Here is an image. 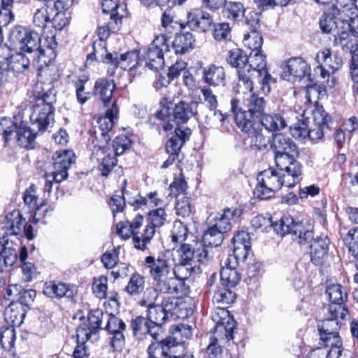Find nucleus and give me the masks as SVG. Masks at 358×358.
Segmentation results:
<instances>
[{
	"mask_svg": "<svg viewBox=\"0 0 358 358\" xmlns=\"http://www.w3.org/2000/svg\"><path fill=\"white\" fill-rule=\"evenodd\" d=\"M160 303L167 315L168 319L170 317H185L187 315L186 303L181 299L168 297L162 301Z\"/></svg>",
	"mask_w": 358,
	"mask_h": 358,
	"instance_id": "obj_30",
	"label": "nucleus"
},
{
	"mask_svg": "<svg viewBox=\"0 0 358 358\" xmlns=\"http://www.w3.org/2000/svg\"><path fill=\"white\" fill-rule=\"evenodd\" d=\"M329 241L327 236L317 237L313 239L308 246L310 248V258L312 262L319 266L327 254Z\"/></svg>",
	"mask_w": 358,
	"mask_h": 358,
	"instance_id": "obj_28",
	"label": "nucleus"
},
{
	"mask_svg": "<svg viewBox=\"0 0 358 358\" xmlns=\"http://www.w3.org/2000/svg\"><path fill=\"white\" fill-rule=\"evenodd\" d=\"M43 293L50 298L60 299L64 296L70 298L73 295V290L65 283L50 281L45 284Z\"/></svg>",
	"mask_w": 358,
	"mask_h": 358,
	"instance_id": "obj_34",
	"label": "nucleus"
},
{
	"mask_svg": "<svg viewBox=\"0 0 358 358\" xmlns=\"http://www.w3.org/2000/svg\"><path fill=\"white\" fill-rule=\"evenodd\" d=\"M260 124L249 131H245L251 135V147L261 150L266 148L269 143L270 139L266 136L262 129H259Z\"/></svg>",
	"mask_w": 358,
	"mask_h": 358,
	"instance_id": "obj_43",
	"label": "nucleus"
},
{
	"mask_svg": "<svg viewBox=\"0 0 358 358\" xmlns=\"http://www.w3.org/2000/svg\"><path fill=\"white\" fill-rule=\"evenodd\" d=\"M189 264L182 263L172 267V271L174 274V278L178 280V287L182 284V281L190 276L192 271V266L187 267Z\"/></svg>",
	"mask_w": 358,
	"mask_h": 358,
	"instance_id": "obj_60",
	"label": "nucleus"
},
{
	"mask_svg": "<svg viewBox=\"0 0 358 358\" xmlns=\"http://www.w3.org/2000/svg\"><path fill=\"white\" fill-rule=\"evenodd\" d=\"M190 134L191 130L189 129L176 128L175 134L170 138L166 144L167 152L171 155H177Z\"/></svg>",
	"mask_w": 358,
	"mask_h": 358,
	"instance_id": "obj_32",
	"label": "nucleus"
},
{
	"mask_svg": "<svg viewBox=\"0 0 358 358\" xmlns=\"http://www.w3.org/2000/svg\"><path fill=\"white\" fill-rule=\"evenodd\" d=\"M52 8L48 4L44 3L40 8H37L34 13L33 22L38 27L44 28L48 22L51 20V13Z\"/></svg>",
	"mask_w": 358,
	"mask_h": 358,
	"instance_id": "obj_38",
	"label": "nucleus"
},
{
	"mask_svg": "<svg viewBox=\"0 0 358 358\" xmlns=\"http://www.w3.org/2000/svg\"><path fill=\"white\" fill-rule=\"evenodd\" d=\"M195 38L190 32L176 34L171 44V48L176 55H184L194 48Z\"/></svg>",
	"mask_w": 358,
	"mask_h": 358,
	"instance_id": "obj_33",
	"label": "nucleus"
},
{
	"mask_svg": "<svg viewBox=\"0 0 358 358\" xmlns=\"http://www.w3.org/2000/svg\"><path fill=\"white\" fill-rule=\"evenodd\" d=\"M162 25L169 32H171L173 29L184 28L182 23H178L174 20L173 12L171 9H166L164 12L162 17Z\"/></svg>",
	"mask_w": 358,
	"mask_h": 358,
	"instance_id": "obj_54",
	"label": "nucleus"
},
{
	"mask_svg": "<svg viewBox=\"0 0 358 358\" xmlns=\"http://www.w3.org/2000/svg\"><path fill=\"white\" fill-rule=\"evenodd\" d=\"M278 169L270 168L258 174L255 196L260 199H268L273 197L282 186L292 187L300 181L302 169H297L296 166Z\"/></svg>",
	"mask_w": 358,
	"mask_h": 358,
	"instance_id": "obj_2",
	"label": "nucleus"
},
{
	"mask_svg": "<svg viewBox=\"0 0 358 358\" xmlns=\"http://www.w3.org/2000/svg\"><path fill=\"white\" fill-rule=\"evenodd\" d=\"M131 328L134 335L138 339H141L143 336L148 334L149 330V323L146 318L143 317H137L131 322Z\"/></svg>",
	"mask_w": 358,
	"mask_h": 358,
	"instance_id": "obj_51",
	"label": "nucleus"
},
{
	"mask_svg": "<svg viewBox=\"0 0 358 358\" xmlns=\"http://www.w3.org/2000/svg\"><path fill=\"white\" fill-rule=\"evenodd\" d=\"M252 227L259 232H268L271 228L274 229L275 224L271 220V217H266L263 215H257L255 217L252 222Z\"/></svg>",
	"mask_w": 358,
	"mask_h": 358,
	"instance_id": "obj_57",
	"label": "nucleus"
},
{
	"mask_svg": "<svg viewBox=\"0 0 358 358\" xmlns=\"http://www.w3.org/2000/svg\"><path fill=\"white\" fill-rule=\"evenodd\" d=\"M313 118L316 126L329 127L331 117L324 111L322 107H317L313 111Z\"/></svg>",
	"mask_w": 358,
	"mask_h": 358,
	"instance_id": "obj_64",
	"label": "nucleus"
},
{
	"mask_svg": "<svg viewBox=\"0 0 358 358\" xmlns=\"http://www.w3.org/2000/svg\"><path fill=\"white\" fill-rule=\"evenodd\" d=\"M165 51H170L166 36L164 34L157 36L145 55L146 66L150 69L155 71L161 69L164 64V54Z\"/></svg>",
	"mask_w": 358,
	"mask_h": 358,
	"instance_id": "obj_14",
	"label": "nucleus"
},
{
	"mask_svg": "<svg viewBox=\"0 0 358 358\" xmlns=\"http://www.w3.org/2000/svg\"><path fill=\"white\" fill-rule=\"evenodd\" d=\"M53 169L52 179L59 183L68 176L67 170L75 162V155L71 150L57 151L52 156Z\"/></svg>",
	"mask_w": 358,
	"mask_h": 358,
	"instance_id": "obj_18",
	"label": "nucleus"
},
{
	"mask_svg": "<svg viewBox=\"0 0 358 358\" xmlns=\"http://www.w3.org/2000/svg\"><path fill=\"white\" fill-rule=\"evenodd\" d=\"M339 318L342 320L339 315L336 317L330 314V317L322 321V324L318 326L320 337H322V334L331 335L338 334V330L340 328Z\"/></svg>",
	"mask_w": 358,
	"mask_h": 358,
	"instance_id": "obj_42",
	"label": "nucleus"
},
{
	"mask_svg": "<svg viewBox=\"0 0 358 358\" xmlns=\"http://www.w3.org/2000/svg\"><path fill=\"white\" fill-rule=\"evenodd\" d=\"M187 235V227L182 222L175 221L171 231V241L173 243H182L185 241Z\"/></svg>",
	"mask_w": 358,
	"mask_h": 358,
	"instance_id": "obj_48",
	"label": "nucleus"
},
{
	"mask_svg": "<svg viewBox=\"0 0 358 358\" xmlns=\"http://www.w3.org/2000/svg\"><path fill=\"white\" fill-rule=\"evenodd\" d=\"M196 107L193 100L191 103L182 101L176 105L172 115H169V108L164 107L158 112L157 116L164 120L167 117V120L164 121L162 127L165 131H169L176 125L186 123L192 117L195 115L197 113Z\"/></svg>",
	"mask_w": 358,
	"mask_h": 358,
	"instance_id": "obj_8",
	"label": "nucleus"
},
{
	"mask_svg": "<svg viewBox=\"0 0 358 358\" xmlns=\"http://www.w3.org/2000/svg\"><path fill=\"white\" fill-rule=\"evenodd\" d=\"M15 130L18 145L24 148H32L36 135L35 128L20 127L17 129L16 125L10 119L3 118L0 121V132L3 133L5 142L9 141L10 135Z\"/></svg>",
	"mask_w": 358,
	"mask_h": 358,
	"instance_id": "obj_11",
	"label": "nucleus"
},
{
	"mask_svg": "<svg viewBox=\"0 0 358 358\" xmlns=\"http://www.w3.org/2000/svg\"><path fill=\"white\" fill-rule=\"evenodd\" d=\"M94 46V56L96 59H100L103 62L111 64L114 68L120 67L124 70L129 71L132 76L136 74V69L140 63L138 53L136 51L127 52L124 54H119L117 52H108L104 48H101V51L96 50V45ZM99 43V45L101 46Z\"/></svg>",
	"mask_w": 358,
	"mask_h": 358,
	"instance_id": "obj_6",
	"label": "nucleus"
},
{
	"mask_svg": "<svg viewBox=\"0 0 358 358\" xmlns=\"http://www.w3.org/2000/svg\"><path fill=\"white\" fill-rule=\"evenodd\" d=\"M10 41L21 51L36 52L41 66H48L56 57L55 49L57 43L54 37L46 38L43 44L38 34L27 27H15L10 34Z\"/></svg>",
	"mask_w": 358,
	"mask_h": 358,
	"instance_id": "obj_1",
	"label": "nucleus"
},
{
	"mask_svg": "<svg viewBox=\"0 0 358 358\" xmlns=\"http://www.w3.org/2000/svg\"><path fill=\"white\" fill-rule=\"evenodd\" d=\"M211 15L200 8H192L187 14V24L193 30L205 32L213 23Z\"/></svg>",
	"mask_w": 358,
	"mask_h": 358,
	"instance_id": "obj_23",
	"label": "nucleus"
},
{
	"mask_svg": "<svg viewBox=\"0 0 358 358\" xmlns=\"http://www.w3.org/2000/svg\"><path fill=\"white\" fill-rule=\"evenodd\" d=\"M119 0H103L102 10L105 13H110V19L116 23L123 16L124 8L119 5Z\"/></svg>",
	"mask_w": 358,
	"mask_h": 358,
	"instance_id": "obj_40",
	"label": "nucleus"
},
{
	"mask_svg": "<svg viewBox=\"0 0 358 358\" xmlns=\"http://www.w3.org/2000/svg\"><path fill=\"white\" fill-rule=\"evenodd\" d=\"M343 241L350 254L358 259V227L349 230Z\"/></svg>",
	"mask_w": 358,
	"mask_h": 358,
	"instance_id": "obj_50",
	"label": "nucleus"
},
{
	"mask_svg": "<svg viewBox=\"0 0 358 358\" xmlns=\"http://www.w3.org/2000/svg\"><path fill=\"white\" fill-rule=\"evenodd\" d=\"M38 199V198L36 195L34 185H32L25 191L23 200L24 203L29 206V208L36 209L34 219H36V217L39 214V211L41 208V206H37Z\"/></svg>",
	"mask_w": 358,
	"mask_h": 358,
	"instance_id": "obj_56",
	"label": "nucleus"
},
{
	"mask_svg": "<svg viewBox=\"0 0 358 358\" xmlns=\"http://www.w3.org/2000/svg\"><path fill=\"white\" fill-rule=\"evenodd\" d=\"M244 98V104L247 110L240 107V101L238 99H232L231 101V111L235 116L236 123L243 131L252 130L255 126L260 124L259 120L264 115L265 101L263 97L252 93L253 89L249 91Z\"/></svg>",
	"mask_w": 358,
	"mask_h": 358,
	"instance_id": "obj_3",
	"label": "nucleus"
},
{
	"mask_svg": "<svg viewBox=\"0 0 358 358\" xmlns=\"http://www.w3.org/2000/svg\"><path fill=\"white\" fill-rule=\"evenodd\" d=\"M106 152L103 145L94 146L92 152V157L96 161L99 162L101 157V163L99 169L104 176H107L117 164L115 157L111 153L106 155Z\"/></svg>",
	"mask_w": 358,
	"mask_h": 358,
	"instance_id": "obj_29",
	"label": "nucleus"
},
{
	"mask_svg": "<svg viewBox=\"0 0 358 358\" xmlns=\"http://www.w3.org/2000/svg\"><path fill=\"white\" fill-rule=\"evenodd\" d=\"M238 264L235 258L224 259L220 270V280L223 285L234 287L237 285L241 280V275L237 271Z\"/></svg>",
	"mask_w": 358,
	"mask_h": 358,
	"instance_id": "obj_24",
	"label": "nucleus"
},
{
	"mask_svg": "<svg viewBox=\"0 0 358 358\" xmlns=\"http://www.w3.org/2000/svg\"><path fill=\"white\" fill-rule=\"evenodd\" d=\"M175 208L176 214L182 217H189L193 212L190 199L185 196L178 198Z\"/></svg>",
	"mask_w": 358,
	"mask_h": 358,
	"instance_id": "obj_52",
	"label": "nucleus"
},
{
	"mask_svg": "<svg viewBox=\"0 0 358 358\" xmlns=\"http://www.w3.org/2000/svg\"><path fill=\"white\" fill-rule=\"evenodd\" d=\"M248 56L238 48L231 50L227 55V62L234 68L238 69V85L251 91L253 89V81L246 73V66Z\"/></svg>",
	"mask_w": 358,
	"mask_h": 358,
	"instance_id": "obj_16",
	"label": "nucleus"
},
{
	"mask_svg": "<svg viewBox=\"0 0 358 358\" xmlns=\"http://www.w3.org/2000/svg\"><path fill=\"white\" fill-rule=\"evenodd\" d=\"M259 121L260 124L269 131H280L287 127V121L278 113L264 114Z\"/></svg>",
	"mask_w": 358,
	"mask_h": 358,
	"instance_id": "obj_36",
	"label": "nucleus"
},
{
	"mask_svg": "<svg viewBox=\"0 0 358 358\" xmlns=\"http://www.w3.org/2000/svg\"><path fill=\"white\" fill-rule=\"evenodd\" d=\"M246 73L250 76L252 81L256 78L259 79V83L261 85L260 90L263 93L270 92L271 76L266 69V56L262 53L261 50L250 53L246 66Z\"/></svg>",
	"mask_w": 358,
	"mask_h": 358,
	"instance_id": "obj_9",
	"label": "nucleus"
},
{
	"mask_svg": "<svg viewBox=\"0 0 358 358\" xmlns=\"http://www.w3.org/2000/svg\"><path fill=\"white\" fill-rule=\"evenodd\" d=\"M6 218L8 224H9L7 227L9 228L10 234H18L22 224L20 213L19 211H14L9 213Z\"/></svg>",
	"mask_w": 358,
	"mask_h": 358,
	"instance_id": "obj_59",
	"label": "nucleus"
},
{
	"mask_svg": "<svg viewBox=\"0 0 358 358\" xmlns=\"http://www.w3.org/2000/svg\"><path fill=\"white\" fill-rule=\"evenodd\" d=\"M17 253L18 250L7 243L0 252V262L3 261L6 266H11L17 259Z\"/></svg>",
	"mask_w": 358,
	"mask_h": 358,
	"instance_id": "obj_53",
	"label": "nucleus"
},
{
	"mask_svg": "<svg viewBox=\"0 0 358 358\" xmlns=\"http://www.w3.org/2000/svg\"><path fill=\"white\" fill-rule=\"evenodd\" d=\"M242 213V210L239 208H227L222 214L210 215L208 220L209 222L214 221L213 226L224 233L231 229V222L237 221Z\"/></svg>",
	"mask_w": 358,
	"mask_h": 358,
	"instance_id": "obj_21",
	"label": "nucleus"
},
{
	"mask_svg": "<svg viewBox=\"0 0 358 358\" xmlns=\"http://www.w3.org/2000/svg\"><path fill=\"white\" fill-rule=\"evenodd\" d=\"M224 236L218 228L213 226L208 228L203 235V245H209L211 247H217L222 243Z\"/></svg>",
	"mask_w": 358,
	"mask_h": 358,
	"instance_id": "obj_39",
	"label": "nucleus"
},
{
	"mask_svg": "<svg viewBox=\"0 0 358 358\" xmlns=\"http://www.w3.org/2000/svg\"><path fill=\"white\" fill-rule=\"evenodd\" d=\"M235 294L227 288L217 290L213 298V301L217 306H225L234 301Z\"/></svg>",
	"mask_w": 358,
	"mask_h": 358,
	"instance_id": "obj_49",
	"label": "nucleus"
},
{
	"mask_svg": "<svg viewBox=\"0 0 358 358\" xmlns=\"http://www.w3.org/2000/svg\"><path fill=\"white\" fill-rule=\"evenodd\" d=\"M144 278L139 274H133L126 287L127 291L131 294L139 293L143 289Z\"/></svg>",
	"mask_w": 358,
	"mask_h": 358,
	"instance_id": "obj_62",
	"label": "nucleus"
},
{
	"mask_svg": "<svg viewBox=\"0 0 358 358\" xmlns=\"http://www.w3.org/2000/svg\"><path fill=\"white\" fill-rule=\"evenodd\" d=\"M55 101L54 96L44 94L42 99L34 106L30 121L34 128L38 131L46 129L53 120V107L52 103Z\"/></svg>",
	"mask_w": 358,
	"mask_h": 358,
	"instance_id": "obj_10",
	"label": "nucleus"
},
{
	"mask_svg": "<svg viewBox=\"0 0 358 358\" xmlns=\"http://www.w3.org/2000/svg\"><path fill=\"white\" fill-rule=\"evenodd\" d=\"M334 3L336 7H338L340 13H344L345 17L348 15L355 14L357 7L355 6V0H334Z\"/></svg>",
	"mask_w": 358,
	"mask_h": 358,
	"instance_id": "obj_63",
	"label": "nucleus"
},
{
	"mask_svg": "<svg viewBox=\"0 0 358 358\" xmlns=\"http://www.w3.org/2000/svg\"><path fill=\"white\" fill-rule=\"evenodd\" d=\"M243 43L245 47L251 50V52L258 51L261 50L263 38L259 32L252 30L245 35Z\"/></svg>",
	"mask_w": 358,
	"mask_h": 358,
	"instance_id": "obj_47",
	"label": "nucleus"
},
{
	"mask_svg": "<svg viewBox=\"0 0 358 358\" xmlns=\"http://www.w3.org/2000/svg\"><path fill=\"white\" fill-rule=\"evenodd\" d=\"M146 313L148 319L153 324L162 325L169 320L160 303L147 308Z\"/></svg>",
	"mask_w": 358,
	"mask_h": 358,
	"instance_id": "obj_41",
	"label": "nucleus"
},
{
	"mask_svg": "<svg viewBox=\"0 0 358 358\" xmlns=\"http://www.w3.org/2000/svg\"><path fill=\"white\" fill-rule=\"evenodd\" d=\"M206 83L212 86H224L226 83V73L224 69L221 66L210 65L203 70V75Z\"/></svg>",
	"mask_w": 358,
	"mask_h": 358,
	"instance_id": "obj_31",
	"label": "nucleus"
},
{
	"mask_svg": "<svg viewBox=\"0 0 358 358\" xmlns=\"http://www.w3.org/2000/svg\"><path fill=\"white\" fill-rule=\"evenodd\" d=\"M166 217L167 215L165 210L162 208H159L149 212L148 217V224L144 229L145 238L143 242L150 243L155 234V229L164 224Z\"/></svg>",
	"mask_w": 358,
	"mask_h": 358,
	"instance_id": "obj_26",
	"label": "nucleus"
},
{
	"mask_svg": "<svg viewBox=\"0 0 358 358\" xmlns=\"http://www.w3.org/2000/svg\"><path fill=\"white\" fill-rule=\"evenodd\" d=\"M173 264L166 255L157 258L148 256L145 259V266L155 282V286L164 293H176L178 292V281L174 278L172 271Z\"/></svg>",
	"mask_w": 358,
	"mask_h": 358,
	"instance_id": "obj_4",
	"label": "nucleus"
},
{
	"mask_svg": "<svg viewBox=\"0 0 358 358\" xmlns=\"http://www.w3.org/2000/svg\"><path fill=\"white\" fill-rule=\"evenodd\" d=\"M115 85L113 81L100 78L95 83L94 92L99 95L105 105L112 99Z\"/></svg>",
	"mask_w": 358,
	"mask_h": 358,
	"instance_id": "obj_37",
	"label": "nucleus"
},
{
	"mask_svg": "<svg viewBox=\"0 0 358 358\" xmlns=\"http://www.w3.org/2000/svg\"><path fill=\"white\" fill-rule=\"evenodd\" d=\"M212 319L216 323L217 328L224 326L225 329H227L225 324H229L231 320L229 311L225 306H217V308L212 314Z\"/></svg>",
	"mask_w": 358,
	"mask_h": 358,
	"instance_id": "obj_58",
	"label": "nucleus"
},
{
	"mask_svg": "<svg viewBox=\"0 0 358 358\" xmlns=\"http://www.w3.org/2000/svg\"><path fill=\"white\" fill-rule=\"evenodd\" d=\"M341 40H345L348 32H351L353 35L358 36V14L355 11V14L348 15L343 24L341 27Z\"/></svg>",
	"mask_w": 358,
	"mask_h": 358,
	"instance_id": "obj_44",
	"label": "nucleus"
},
{
	"mask_svg": "<svg viewBox=\"0 0 358 358\" xmlns=\"http://www.w3.org/2000/svg\"><path fill=\"white\" fill-rule=\"evenodd\" d=\"M271 148L275 152V161L278 168L296 166L297 169H302L301 165L295 159L298 155L297 147L290 138L281 134H275Z\"/></svg>",
	"mask_w": 358,
	"mask_h": 358,
	"instance_id": "obj_5",
	"label": "nucleus"
},
{
	"mask_svg": "<svg viewBox=\"0 0 358 358\" xmlns=\"http://www.w3.org/2000/svg\"><path fill=\"white\" fill-rule=\"evenodd\" d=\"M108 289V278L103 275L94 280L92 285V290L96 297L105 299Z\"/></svg>",
	"mask_w": 358,
	"mask_h": 358,
	"instance_id": "obj_61",
	"label": "nucleus"
},
{
	"mask_svg": "<svg viewBox=\"0 0 358 358\" xmlns=\"http://www.w3.org/2000/svg\"><path fill=\"white\" fill-rule=\"evenodd\" d=\"M191 96L193 102L195 103L196 106L203 100L209 109H215L217 106L216 96L213 93L212 90L207 87L193 90Z\"/></svg>",
	"mask_w": 358,
	"mask_h": 358,
	"instance_id": "obj_35",
	"label": "nucleus"
},
{
	"mask_svg": "<svg viewBox=\"0 0 358 358\" xmlns=\"http://www.w3.org/2000/svg\"><path fill=\"white\" fill-rule=\"evenodd\" d=\"M315 60L317 64L314 70L315 73L323 80L329 79V71L334 73L338 70L343 64L342 57L336 53L333 54L328 48L320 50L317 53Z\"/></svg>",
	"mask_w": 358,
	"mask_h": 358,
	"instance_id": "obj_13",
	"label": "nucleus"
},
{
	"mask_svg": "<svg viewBox=\"0 0 358 358\" xmlns=\"http://www.w3.org/2000/svg\"><path fill=\"white\" fill-rule=\"evenodd\" d=\"M143 217L138 215L134 220L130 223L128 221L120 222L117 224V234L124 240L129 239L133 236V242L136 248L141 250H145L149 243L143 242L145 238V231L140 233L138 229L142 224Z\"/></svg>",
	"mask_w": 358,
	"mask_h": 358,
	"instance_id": "obj_15",
	"label": "nucleus"
},
{
	"mask_svg": "<svg viewBox=\"0 0 358 358\" xmlns=\"http://www.w3.org/2000/svg\"><path fill=\"white\" fill-rule=\"evenodd\" d=\"M175 342L169 337L162 342H154L148 348V358H174L171 355L174 352Z\"/></svg>",
	"mask_w": 358,
	"mask_h": 358,
	"instance_id": "obj_27",
	"label": "nucleus"
},
{
	"mask_svg": "<svg viewBox=\"0 0 358 358\" xmlns=\"http://www.w3.org/2000/svg\"><path fill=\"white\" fill-rule=\"evenodd\" d=\"M343 13H340L338 7L334 4L327 6L320 17L319 25L321 31L324 34H332L335 37V41L341 39V27L345 20L346 17Z\"/></svg>",
	"mask_w": 358,
	"mask_h": 358,
	"instance_id": "obj_12",
	"label": "nucleus"
},
{
	"mask_svg": "<svg viewBox=\"0 0 358 358\" xmlns=\"http://www.w3.org/2000/svg\"><path fill=\"white\" fill-rule=\"evenodd\" d=\"M117 114L118 109L115 101H113L112 107L107 110L105 115L99 118L98 124L101 131L100 135L105 144H107L110 140L111 136L109 133L111 131L115 121L117 120Z\"/></svg>",
	"mask_w": 358,
	"mask_h": 358,
	"instance_id": "obj_25",
	"label": "nucleus"
},
{
	"mask_svg": "<svg viewBox=\"0 0 358 358\" xmlns=\"http://www.w3.org/2000/svg\"><path fill=\"white\" fill-rule=\"evenodd\" d=\"M274 231L281 236L292 234L301 245H308L313 239L312 225L307 221L295 222L290 217H283L274 225Z\"/></svg>",
	"mask_w": 358,
	"mask_h": 358,
	"instance_id": "obj_7",
	"label": "nucleus"
},
{
	"mask_svg": "<svg viewBox=\"0 0 358 358\" xmlns=\"http://www.w3.org/2000/svg\"><path fill=\"white\" fill-rule=\"evenodd\" d=\"M181 262L192 266L193 262H202L206 259L208 251L201 243L182 244L179 251Z\"/></svg>",
	"mask_w": 358,
	"mask_h": 358,
	"instance_id": "obj_20",
	"label": "nucleus"
},
{
	"mask_svg": "<svg viewBox=\"0 0 358 358\" xmlns=\"http://www.w3.org/2000/svg\"><path fill=\"white\" fill-rule=\"evenodd\" d=\"M309 69L308 64L301 58H292L284 64L281 76L284 80L295 82L309 76Z\"/></svg>",
	"mask_w": 358,
	"mask_h": 358,
	"instance_id": "obj_19",
	"label": "nucleus"
},
{
	"mask_svg": "<svg viewBox=\"0 0 358 358\" xmlns=\"http://www.w3.org/2000/svg\"><path fill=\"white\" fill-rule=\"evenodd\" d=\"M341 351V346L330 347L329 350L319 348L313 350L308 358H338Z\"/></svg>",
	"mask_w": 358,
	"mask_h": 358,
	"instance_id": "obj_55",
	"label": "nucleus"
},
{
	"mask_svg": "<svg viewBox=\"0 0 358 358\" xmlns=\"http://www.w3.org/2000/svg\"><path fill=\"white\" fill-rule=\"evenodd\" d=\"M326 292L331 302L329 313L336 317L339 315L341 319H345L348 313V309L344 305L348 298L346 291L339 284H330L327 286Z\"/></svg>",
	"mask_w": 358,
	"mask_h": 358,
	"instance_id": "obj_17",
	"label": "nucleus"
},
{
	"mask_svg": "<svg viewBox=\"0 0 358 358\" xmlns=\"http://www.w3.org/2000/svg\"><path fill=\"white\" fill-rule=\"evenodd\" d=\"M106 330L113 334L111 338V345L115 350L122 349L124 344V336L122 331L125 329L124 322L119 317L114 315H106Z\"/></svg>",
	"mask_w": 358,
	"mask_h": 358,
	"instance_id": "obj_22",
	"label": "nucleus"
},
{
	"mask_svg": "<svg viewBox=\"0 0 358 358\" xmlns=\"http://www.w3.org/2000/svg\"><path fill=\"white\" fill-rule=\"evenodd\" d=\"M16 339L15 330L13 326H4L0 328V343L3 348L10 350Z\"/></svg>",
	"mask_w": 358,
	"mask_h": 358,
	"instance_id": "obj_45",
	"label": "nucleus"
},
{
	"mask_svg": "<svg viewBox=\"0 0 358 358\" xmlns=\"http://www.w3.org/2000/svg\"><path fill=\"white\" fill-rule=\"evenodd\" d=\"M29 58L22 52H18L10 56L9 66L17 73H22L29 66Z\"/></svg>",
	"mask_w": 358,
	"mask_h": 358,
	"instance_id": "obj_46",
	"label": "nucleus"
}]
</instances>
